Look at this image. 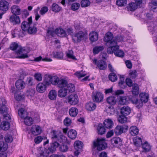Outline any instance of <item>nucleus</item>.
Here are the masks:
<instances>
[{
  "instance_id": "obj_1",
  "label": "nucleus",
  "mask_w": 157,
  "mask_h": 157,
  "mask_svg": "<svg viewBox=\"0 0 157 157\" xmlns=\"http://www.w3.org/2000/svg\"><path fill=\"white\" fill-rule=\"evenodd\" d=\"M87 38V33L81 31L74 34V35H72V40L75 43H79L82 41H85Z\"/></svg>"
},
{
  "instance_id": "obj_2",
  "label": "nucleus",
  "mask_w": 157,
  "mask_h": 157,
  "mask_svg": "<svg viewBox=\"0 0 157 157\" xmlns=\"http://www.w3.org/2000/svg\"><path fill=\"white\" fill-rule=\"evenodd\" d=\"M93 145L94 147H96L97 149L99 151L104 150L107 147L105 139L103 138H98L96 140L94 141Z\"/></svg>"
},
{
  "instance_id": "obj_3",
  "label": "nucleus",
  "mask_w": 157,
  "mask_h": 157,
  "mask_svg": "<svg viewBox=\"0 0 157 157\" xmlns=\"http://www.w3.org/2000/svg\"><path fill=\"white\" fill-rule=\"evenodd\" d=\"M10 49L12 50L16 51L15 52L18 55L17 58H25L28 57L26 54H23L22 52V48L20 46L18 45V44L15 43H12L11 44L10 47Z\"/></svg>"
},
{
  "instance_id": "obj_4",
  "label": "nucleus",
  "mask_w": 157,
  "mask_h": 157,
  "mask_svg": "<svg viewBox=\"0 0 157 157\" xmlns=\"http://www.w3.org/2000/svg\"><path fill=\"white\" fill-rule=\"evenodd\" d=\"M119 46L117 45L113 47H109L107 49V52L109 54L114 53L116 56L122 57L124 56V53L123 51L119 50Z\"/></svg>"
},
{
  "instance_id": "obj_5",
  "label": "nucleus",
  "mask_w": 157,
  "mask_h": 157,
  "mask_svg": "<svg viewBox=\"0 0 157 157\" xmlns=\"http://www.w3.org/2000/svg\"><path fill=\"white\" fill-rule=\"evenodd\" d=\"M104 40L107 43L108 45L109 46V47H113L117 45V42L114 39V37H113V35L110 32H107L106 33Z\"/></svg>"
},
{
  "instance_id": "obj_6",
  "label": "nucleus",
  "mask_w": 157,
  "mask_h": 157,
  "mask_svg": "<svg viewBox=\"0 0 157 157\" xmlns=\"http://www.w3.org/2000/svg\"><path fill=\"white\" fill-rule=\"evenodd\" d=\"M103 95L99 91H96L93 93L92 98L94 102H100L102 101L103 99Z\"/></svg>"
},
{
  "instance_id": "obj_7",
  "label": "nucleus",
  "mask_w": 157,
  "mask_h": 157,
  "mask_svg": "<svg viewBox=\"0 0 157 157\" xmlns=\"http://www.w3.org/2000/svg\"><path fill=\"white\" fill-rule=\"evenodd\" d=\"M93 63L97 66L98 68L100 70H104L107 67V64L106 62L103 60H100L97 61L96 59L92 60Z\"/></svg>"
},
{
  "instance_id": "obj_8",
  "label": "nucleus",
  "mask_w": 157,
  "mask_h": 157,
  "mask_svg": "<svg viewBox=\"0 0 157 157\" xmlns=\"http://www.w3.org/2000/svg\"><path fill=\"white\" fill-rule=\"evenodd\" d=\"M28 21H24L21 25V28L23 30L27 31L30 26L32 25V17L28 18Z\"/></svg>"
},
{
  "instance_id": "obj_9",
  "label": "nucleus",
  "mask_w": 157,
  "mask_h": 157,
  "mask_svg": "<svg viewBox=\"0 0 157 157\" xmlns=\"http://www.w3.org/2000/svg\"><path fill=\"white\" fill-rule=\"evenodd\" d=\"M68 102L72 105H75L78 102V99L77 94H72L68 97Z\"/></svg>"
},
{
  "instance_id": "obj_10",
  "label": "nucleus",
  "mask_w": 157,
  "mask_h": 157,
  "mask_svg": "<svg viewBox=\"0 0 157 157\" xmlns=\"http://www.w3.org/2000/svg\"><path fill=\"white\" fill-rule=\"evenodd\" d=\"M136 96L133 95L128 96V100L130 101L132 103L137 105V107L139 108L142 106L143 103L139 100L137 98Z\"/></svg>"
},
{
  "instance_id": "obj_11",
  "label": "nucleus",
  "mask_w": 157,
  "mask_h": 157,
  "mask_svg": "<svg viewBox=\"0 0 157 157\" xmlns=\"http://www.w3.org/2000/svg\"><path fill=\"white\" fill-rule=\"evenodd\" d=\"M41 128L40 126L36 125H33L31 129L32 133L35 136L40 134L41 133Z\"/></svg>"
},
{
  "instance_id": "obj_12",
  "label": "nucleus",
  "mask_w": 157,
  "mask_h": 157,
  "mask_svg": "<svg viewBox=\"0 0 157 157\" xmlns=\"http://www.w3.org/2000/svg\"><path fill=\"white\" fill-rule=\"evenodd\" d=\"M112 144L115 146H121L122 145V140L119 137H114L111 140Z\"/></svg>"
},
{
  "instance_id": "obj_13",
  "label": "nucleus",
  "mask_w": 157,
  "mask_h": 157,
  "mask_svg": "<svg viewBox=\"0 0 157 157\" xmlns=\"http://www.w3.org/2000/svg\"><path fill=\"white\" fill-rule=\"evenodd\" d=\"M47 86L44 82H40L37 85L36 89L38 92L40 93H43L45 91Z\"/></svg>"
},
{
  "instance_id": "obj_14",
  "label": "nucleus",
  "mask_w": 157,
  "mask_h": 157,
  "mask_svg": "<svg viewBox=\"0 0 157 157\" xmlns=\"http://www.w3.org/2000/svg\"><path fill=\"white\" fill-rule=\"evenodd\" d=\"M8 3L5 0H1L0 1V10L6 11H7L9 8Z\"/></svg>"
},
{
  "instance_id": "obj_15",
  "label": "nucleus",
  "mask_w": 157,
  "mask_h": 157,
  "mask_svg": "<svg viewBox=\"0 0 157 157\" xmlns=\"http://www.w3.org/2000/svg\"><path fill=\"white\" fill-rule=\"evenodd\" d=\"M10 21L13 25L19 24L21 21L20 17L17 15H12L10 17Z\"/></svg>"
},
{
  "instance_id": "obj_16",
  "label": "nucleus",
  "mask_w": 157,
  "mask_h": 157,
  "mask_svg": "<svg viewBox=\"0 0 157 157\" xmlns=\"http://www.w3.org/2000/svg\"><path fill=\"white\" fill-rule=\"evenodd\" d=\"M104 126L105 128L111 129L114 125V123L112 120L109 118L105 120L103 122Z\"/></svg>"
},
{
  "instance_id": "obj_17",
  "label": "nucleus",
  "mask_w": 157,
  "mask_h": 157,
  "mask_svg": "<svg viewBox=\"0 0 157 157\" xmlns=\"http://www.w3.org/2000/svg\"><path fill=\"white\" fill-rule=\"evenodd\" d=\"M39 155H38V157H47L50 152V150L48 148V149L46 148L42 149L40 151H39Z\"/></svg>"
},
{
  "instance_id": "obj_18",
  "label": "nucleus",
  "mask_w": 157,
  "mask_h": 157,
  "mask_svg": "<svg viewBox=\"0 0 157 157\" xmlns=\"http://www.w3.org/2000/svg\"><path fill=\"white\" fill-rule=\"evenodd\" d=\"M25 85V82L21 79H18L15 83L16 87L19 90H21L24 88Z\"/></svg>"
},
{
  "instance_id": "obj_19",
  "label": "nucleus",
  "mask_w": 157,
  "mask_h": 157,
  "mask_svg": "<svg viewBox=\"0 0 157 157\" xmlns=\"http://www.w3.org/2000/svg\"><path fill=\"white\" fill-rule=\"evenodd\" d=\"M10 9L11 12L13 13V15H19L21 13V9L18 6L13 5Z\"/></svg>"
},
{
  "instance_id": "obj_20",
  "label": "nucleus",
  "mask_w": 157,
  "mask_h": 157,
  "mask_svg": "<svg viewBox=\"0 0 157 157\" xmlns=\"http://www.w3.org/2000/svg\"><path fill=\"white\" fill-rule=\"evenodd\" d=\"M131 109L128 106H124L121 108V113L124 116H127L130 113Z\"/></svg>"
},
{
  "instance_id": "obj_21",
  "label": "nucleus",
  "mask_w": 157,
  "mask_h": 157,
  "mask_svg": "<svg viewBox=\"0 0 157 157\" xmlns=\"http://www.w3.org/2000/svg\"><path fill=\"white\" fill-rule=\"evenodd\" d=\"M131 92L134 96H137L139 93V88L138 85L136 83L133 84L132 87Z\"/></svg>"
},
{
  "instance_id": "obj_22",
  "label": "nucleus",
  "mask_w": 157,
  "mask_h": 157,
  "mask_svg": "<svg viewBox=\"0 0 157 157\" xmlns=\"http://www.w3.org/2000/svg\"><path fill=\"white\" fill-rule=\"evenodd\" d=\"M56 34L60 37H66L67 36L66 31L63 29L58 28L56 29Z\"/></svg>"
},
{
  "instance_id": "obj_23",
  "label": "nucleus",
  "mask_w": 157,
  "mask_h": 157,
  "mask_svg": "<svg viewBox=\"0 0 157 157\" xmlns=\"http://www.w3.org/2000/svg\"><path fill=\"white\" fill-rule=\"evenodd\" d=\"M140 100L142 103L143 102L146 103L147 102L148 100L149 96L147 94H146L144 92H142L140 94Z\"/></svg>"
},
{
  "instance_id": "obj_24",
  "label": "nucleus",
  "mask_w": 157,
  "mask_h": 157,
  "mask_svg": "<svg viewBox=\"0 0 157 157\" xmlns=\"http://www.w3.org/2000/svg\"><path fill=\"white\" fill-rule=\"evenodd\" d=\"M85 106L87 110L90 111H93L96 108V104L95 103L92 102H89L87 103Z\"/></svg>"
},
{
  "instance_id": "obj_25",
  "label": "nucleus",
  "mask_w": 157,
  "mask_h": 157,
  "mask_svg": "<svg viewBox=\"0 0 157 157\" xmlns=\"http://www.w3.org/2000/svg\"><path fill=\"white\" fill-rule=\"evenodd\" d=\"M67 91L66 88H61L58 92V95L60 97H64L67 95Z\"/></svg>"
},
{
  "instance_id": "obj_26",
  "label": "nucleus",
  "mask_w": 157,
  "mask_h": 157,
  "mask_svg": "<svg viewBox=\"0 0 157 157\" xmlns=\"http://www.w3.org/2000/svg\"><path fill=\"white\" fill-rule=\"evenodd\" d=\"M106 101L107 103L111 105H114L117 102L116 98L114 96H110L106 98Z\"/></svg>"
},
{
  "instance_id": "obj_27",
  "label": "nucleus",
  "mask_w": 157,
  "mask_h": 157,
  "mask_svg": "<svg viewBox=\"0 0 157 157\" xmlns=\"http://www.w3.org/2000/svg\"><path fill=\"white\" fill-rule=\"evenodd\" d=\"M89 39L90 40L93 42L98 40V34L96 32H92L89 34Z\"/></svg>"
},
{
  "instance_id": "obj_28",
  "label": "nucleus",
  "mask_w": 157,
  "mask_h": 157,
  "mask_svg": "<svg viewBox=\"0 0 157 157\" xmlns=\"http://www.w3.org/2000/svg\"><path fill=\"white\" fill-rule=\"evenodd\" d=\"M83 146V143L81 141H76L74 143V147L76 150L81 151Z\"/></svg>"
},
{
  "instance_id": "obj_29",
  "label": "nucleus",
  "mask_w": 157,
  "mask_h": 157,
  "mask_svg": "<svg viewBox=\"0 0 157 157\" xmlns=\"http://www.w3.org/2000/svg\"><path fill=\"white\" fill-rule=\"evenodd\" d=\"M139 129L136 126H132L130 128V133L132 136L137 135L139 133Z\"/></svg>"
},
{
  "instance_id": "obj_30",
  "label": "nucleus",
  "mask_w": 157,
  "mask_h": 157,
  "mask_svg": "<svg viewBox=\"0 0 157 157\" xmlns=\"http://www.w3.org/2000/svg\"><path fill=\"white\" fill-rule=\"evenodd\" d=\"M10 127V123L7 121H2L0 125V128L4 130H8Z\"/></svg>"
},
{
  "instance_id": "obj_31",
  "label": "nucleus",
  "mask_w": 157,
  "mask_h": 157,
  "mask_svg": "<svg viewBox=\"0 0 157 157\" xmlns=\"http://www.w3.org/2000/svg\"><path fill=\"white\" fill-rule=\"evenodd\" d=\"M36 25V23H34L30 26L27 31L29 34L33 35L36 33L37 30V28L35 26Z\"/></svg>"
},
{
  "instance_id": "obj_32",
  "label": "nucleus",
  "mask_w": 157,
  "mask_h": 157,
  "mask_svg": "<svg viewBox=\"0 0 157 157\" xmlns=\"http://www.w3.org/2000/svg\"><path fill=\"white\" fill-rule=\"evenodd\" d=\"M97 130L98 134L101 135L104 134L105 132V127L101 124H98L97 126Z\"/></svg>"
},
{
  "instance_id": "obj_33",
  "label": "nucleus",
  "mask_w": 157,
  "mask_h": 157,
  "mask_svg": "<svg viewBox=\"0 0 157 157\" xmlns=\"http://www.w3.org/2000/svg\"><path fill=\"white\" fill-rule=\"evenodd\" d=\"M52 76L51 75H46L44 78L43 82L47 86H49L51 84V82Z\"/></svg>"
},
{
  "instance_id": "obj_34",
  "label": "nucleus",
  "mask_w": 157,
  "mask_h": 157,
  "mask_svg": "<svg viewBox=\"0 0 157 157\" xmlns=\"http://www.w3.org/2000/svg\"><path fill=\"white\" fill-rule=\"evenodd\" d=\"M18 114L19 116L23 119L25 118L28 116V113L23 108H21L18 110Z\"/></svg>"
},
{
  "instance_id": "obj_35",
  "label": "nucleus",
  "mask_w": 157,
  "mask_h": 157,
  "mask_svg": "<svg viewBox=\"0 0 157 157\" xmlns=\"http://www.w3.org/2000/svg\"><path fill=\"white\" fill-rule=\"evenodd\" d=\"M69 112L71 116L72 117H75L78 113V110L75 107H72L70 109Z\"/></svg>"
},
{
  "instance_id": "obj_36",
  "label": "nucleus",
  "mask_w": 157,
  "mask_h": 157,
  "mask_svg": "<svg viewBox=\"0 0 157 157\" xmlns=\"http://www.w3.org/2000/svg\"><path fill=\"white\" fill-rule=\"evenodd\" d=\"M59 145V143L56 141H54L51 144L50 147L48 148L50 150L51 153H53L54 152L57 147Z\"/></svg>"
},
{
  "instance_id": "obj_37",
  "label": "nucleus",
  "mask_w": 157,
  "mask_h": 157,
  "mask_svg": "<svg viewBox=\"0 0 157 157\" xmlns=\"http://www.w3.org/2000/svg\"><path fill=\"white\" fill-rule=\"evenodd\" d=\"M67 134L68 137L71 139H75L77 136L76 132L75 130H70L68 132Z\"/></svg>"
},
{
  "instance_id": "obj_38",
  "label": "nucleus",
  "mask_w": 157,
  "mask_h": 157,
  "mask_svg": "<svg viewBox=\"0 0 157 157\" xmlns=\"http://www.w3.org/2000/svg\"><path fill=\"white\" fill-rule=\"evenodd\" d=\"M57 97L56 91L54 90H51L48 94V97L51 100H54Z\"/></svg>"
},
{
  "instance_id": "obj_39",
  "label": "nucleus",
  "mask_w": 157,
  "mask_h": 157,
  "mask_svg": "<svg viewBox=\"0 0 157 157\" xmlns=\"http://www.w3.org/2000/svg\"><path fill=\"white\" fill-rule=\"evenodd\" d=\"M128 96H123L120 98L119 103L121 105H124L128 103Z\"/></svg>"
},
{
  "instance_id": "obj_40",
  "label": "nucleus",
  "mask_w": 157,
  "mask_h": 157,
  "mask_svg": "<svg viewBox=\"0 0 157 157\" xmlns=\"http://www.w3.org/2000/svg\"><path fill=\"white\" fill-rule=\"evenodd\" d=\"M120 80L118 82V85L120 88L122 89H124L126 88L127 86L125 82L124 81V78L123 77L121 76L120 77Z\"/></svg>"
},
{
  "instance_id": "obj_41",
  "label": "nucleus",
  "mask_w": 157,
  "mask_h": 157,
  "mask_svg": "<svg viewBox=\"0 0 157 157\" xmlns=\"http://www.w3.org/2000/svg\"><path fill=\"white\" fill-rule=\"evenodd\" d=\"M67 83L66 80L63 79H59L57 85L58 86L59 88H66Z\"/></svg>"
},
{
  "instance_id": "obj_42",
  "label": "nucleus",
  "mask_w": 157,
  "mask_h": 157,
  "mask_svg": "<svg viewBox=\"0 0 157 157\" xmlns=\"http://www.w3.org/2000/svg\"><path fill=\"white\" fill-rule=\"evenodd\" d=\"M133 142L134 144L137 147L142 144V141L141 138L138 136H136L134 138Z\"/></svg>"
},
{
  "instance_id": "obj_43",
  "label": "nucleus",
  "mask_w": 157,
  "mask_h": 157,
  "mask_svg": "<svg viewBox=\"0 0 157 157\" xmlns=\"http://www.w3.org/2000/svg\"><path fill=\"white\" fill-rule=\"evenodd\" d=\"M114 132L117 135L121 134L123 132V127L121 126L117 125L114 129Z\"/></svg>"
},
{
  "instance_id": "obj_44",
  "label": "nucleus",
  "mask_w": 157,
  "mask_h": 157,
  "mask_svg": "<svg viewBox=\"0 0 157 157\" xmlns=\"http://www.w3.org/2000/svg\"><path fill=\"white\" fill-rule=\"evenodd\" d=\"M104 49L103 46H96L94 48L93 52L94 54H98L100 52L102 51Z\"/></svg>"
},
{
  "instance_id": "obj_45",
  "label": "nucleus",
  "mask_w": 157,
  "mask_h": 157,
  "mask_svg": "<svg viewBox=\"0 0 157 157\" xmlns=\"http://www.w3.org/2000/svg\"><path fill=\"white\" fill-rule=\"evenodd\" d=\"M52 55L54 57L58 59H62L63 56V54L62 52H53Z\"/></svg>"
},
{
  "instance_id": "obj_46",
  "label": "nucleus",
  "mask_w": 157,
  "mask_h": 157,
  "mask_svg": "<svg viewBox=\"0 0 157 157\" xmlns=\"http://www.w3.org/2000/svg\"><path fill=\"white\" fill-rule=\"evenodd\" d=\"M23 119H24V123L26 125L30 126L33 124V121L32 118L27 116Z\"/></svg>"
},
{
  "instance_id": "obj_47",
  "label": "nucleus",
  "mask_w": 157,
  "mask_h": 157,
  "mask_svg": "<svg viewBox=\"0 0 157 157\" xmlns=\"http://www.w3.org/2000/svg\"><path fill=\"white\" fill-rule=\"evenodd\" d=\"M137 5L135 3H131L129 4L128 9L131 11H134L138 7Z\"/></svg>"
},
{
  "instance_id": "obj_48",
  "label": "nucleus",
  "mask_w": 157,
  "mask_h": 157,
  "mask_svg": "<svg viewBox=\"0 0 157 157\" xmlns=\"http://www.w3.org/2000/svg\"><path fill=\"white\" fill-rule=\"evenodd\" d=\"M66 88H67V91L69 90L70 92H74L75 90V87L74 84L69 83L67 84Z\"/></svg>"
},
{
  "instance_id": "obj_49",
  "label": "nucleus",
  "mask_w": 157,
  "mask_h": 157,
  "mask_svg": "<svg viewBox=\"0 0 157 157\" xmlns=\"http://www.w3.org/2000/svg\"><path fill=\"white\" fill-rule=\"evenodd\" d=\"M109 78L110 80L112 82L116 81L117 77L116 75L114 73H111L109 75Z\"/></svg>"
},
{
  "instance_id": "obj_50",
  "label": "nucleus",
  "mask_w": 157,
  "mask_h": 157,
  "mask_svg": "<svg viewBox=\"0 0 157 157\" xmlns=\"http://www.w3.org/2000/svg\"><path fill=\"white\" fill-rule=\"evenodd\" d=\"M35 94V90L33 89H29L27 91L26 95L30 99Z\"/></svg>"
},
{
  "instance_id": "obj_51",
  "label": "nucleus",
  "mask_w": 157,
  "mask_h": 157,
  "mask_svg": "<svg viewBox=\"0 0 157 157\" xmlns=\"http://www.w3.org/2000/svg\"><path fill=\"white\" fill-rule=\"evenodd\" d=\"M61 10V7L59 6L57 4L53 3L52 6V10L55 12H58L60 11Z\"/></svg>"
},
{
  "instance_id": "obj_52",
  "label": "nucleus",
  "mask_w": 157,
  "mask_h": 157,
  "mask_svg": "<svg viewBox=\"0 0 157 157\" xmlns=\"http://www.w3.org/2000/svg\"><path fill=\"white\" fill-rule=\"evenodd\" d=\"M142 147L144 151L147 152L150 149V147L148 143L146 141L144 144H142Z\"/></svg>"
},
{
  "instance_id": "obj_53",
  "label": "nucleus",
  "mask_w": 157,
  "mask_h": 157,
  "mask_svg": "<svg viewBox=\"0 0 157 157\" xmlns=\"http://www.w3.org/2000/svg\"><path fill=\"white\" fill-rule=\"evenodd\" d=\"M7 148V144L3 142H0V150L2 152L6 150Z\"/></svg>"
},
{
  "instance_id": "obj_54",
  "label": "nucleus",
  "mask_w": 157,
  "mask_h": 157,
  "mask_svg": "<svg viewBox=\"0 0 157 157\" xmlns=\"http://www.w3.org/2000/svg\"><path fill=\"white\" fill-rule=\"evenodd\" d=\"M59 80V79L58 77L56 76H52L51 84H52L54 85H58Z\"/></svg>"
},
{
  "instance_id": "obj_55",
  "label": "nucleus",
  "mask_w": 157,
  "mask_h": 157,
  "mask_svg": "<svg viewBox=\"0 0 157 157\" xmlns=\"http://www.w3.org/2000/svg\"><path fill=\"white\" fill-rule=\"evenodd\" d=\"M67 56L68 58L73 60H76L75 57L73 55V52L72 50H69L66 53Z\"/></svg>"
},
{
  "instance_id": "obj_56",
  "label": "nucleus",
  "mask_w": 157,
  "mask_h": 157,
  "mask_svg": "<svg viewBox=\"0 0 157 157\" xmlns=\"http://www.w3.org/2000/svg\"><path fill=\"white\" fill-rule=\"evenodd\" d=\"M90 4V2L89 0H82L81 2V7H87Z\"/></svg>"
},
{
  "instance_id": "obj_57",
  "label": "nucleus",
  "mask_w": 157,
  "mask_h": 157,
  "mask_svg": "<svg viewBox=\"0 0 157 157\" xmlns=\"http://www.w3.org/2000/svg\"><path fill=\"white\" fill-rule=\"evenodd\" d=\"M127 121V118L125 116L122 115L120 116L118 118L119 122L123 124L125 123Z\"/></svg>"
},
{
  "instance_id": "obj_58",
  "label": "nucleus",
  "mask_w": 157,
  "mask_h": 157,
  "mask_svg": "<svg viewBox=\"0 0 157 157\" xmlns=\"http://www.w3.org/2000/svg\"><path fill=\"white\" fill-rule=\"evenodd\" d=\"M47 33L49 36H51L52 37L55 36L56 34V29L54 31L53 29L51 28H49L47 30Z\"/></svg>"
},
{
  "instance_id": "obj_59",
  "label": "nucleus",
  "mask_w": 157,
  "mask_h": 157,
  "mask_svg": "<svg viewBox=\"0 0 157 157\" xmlns=\"http://www.w3.org/2000/svg\"><path fill=\"white\" fill-rule=\"evenodd\" d=\"M116 3L119 6H123L127 3V0H117Z\"/></svg>"
},
{
  "instance_id": "obj_60",
  "label": "nucleus",
  "mask_w": 157,
  "mask_h": 157,
  "mask_svg": "<svg viewBox=\"0 0 157 157\" xmlns=\"http://www.w3.org/2000/svg\"><path fill=\"white\" fill-rule=\"evenodd\" d=\"M68 149V146L65 144H63L59 147V150L63 152H65L67 151Z\"/></svg>"
},
{
  "instance_id": "obj_61",
  "label": "nucleus",
  "mask_w": 157,
  "mask_h": 157,
  "mask_svg": "<svg viewBox=\"0 0 157 157\" xmlns=\"http://www.w3.org/2000/svg\"><path fill=\"white\" fill-rule=\"evenodd\" d=\"M80 5L79 3H74L72 4L71 6V9L74 11L76 10L79 8Z\"/></svg>"
},
{
  "instance_id": "obj_62",
  "label": "nucleus",
  "mask_w": 157,
  "mask_h": 157,
  "mask_svg": "<svg viewBox=\"0 0 157 157\" xmlns=\"http://www.w3.org/2000/svg\"><path fill=\"white\" fill-rule=\"evenodd\" d=\"M6 142L7 143L11 142L13 141V138L12 136L9 134H7L5 137Z\"/></svg>"
},
{
  "instance_id": "obj_63",
  "label": "nucleus",
  "mask_w": 157,
  "mask_h": 157,
  "mask_svg": "<svg viewBox=\"0 0 157 157\" xmlns=\"http://www.w3.org/2000/svg\"><path fill=\"white\" fill-rule=\"evenodd\" d=\"M75 75L78 78L84 77L86 75V74L84 73H83L82 71H77L75 73Z\"/></svg>"
},
{
  "instance_id": "obj_64",
  "label": "nucleus",
  "mask_w": 157,
  "mask_h": 157,
  "mask_svg": "<svg viewBox=\"0 0 157 157\" xmlns=\"http://www.w3.org/2000/svg\"><path fill=\"white\" fill-rule=\"evenodd\" d=\"M48 8L47 7L44 6L40 10V13L41 15H43L48 11Z\"/></svg>"
}]
</instances>
